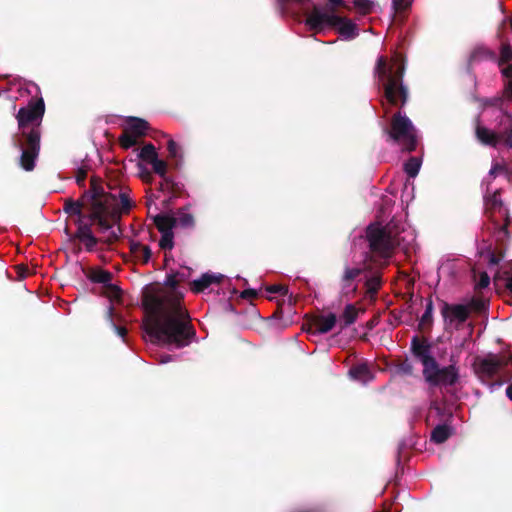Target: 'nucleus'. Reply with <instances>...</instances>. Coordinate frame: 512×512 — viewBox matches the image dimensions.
Instances as JSON below:
<instances>
[{
  "mask_svg": "<svg viewBox=\"0 0 512 512\" xmlns=\"http://www.w3.org/2000/svg\"><path fill=\"white\" fill-rule=\"evenodd\" d=\"M504 172V168L500 165H494L489 171V177H494L496 174Z\"/></svg>",
  "mask_w": 512,
  "mask_h": 512,
  "instance_id": "nucleus-40",
  "label": "nucleus"
},
{
  "mask_svg": "<svg viewBox=\"0 0 512 512\" xmlns=\"http://www.w3.org/2000/svg\"><path fill=\"white\" fill-rule=\"evenodd\" d=\"M366 237L372 257L377 264H381L389 258L395 246L405 245L414 240L412 231L405 229L404 226L399 227L394 221L385 227L379 223L370 224Z\"/></svg>",
  "mask_w": 512,
  "mask_h": 512,
  "instance_id": "nucleus-4",
  "label": "nucleus"
},
{
  "mask_svg": "<svg viewBox=\"0 0 512 512\" xmlns=\"http://www.w3.org/2000/svg\"><path fill=\"white\" fill-rule=\"evenodd\" d=\"M349 376L362 384H367L373 379V374L366 364H359L349 370Z\"/></svg>",
  "mask_w": 512,
  "mask_h": 512,
  "instance_id": "nucleus-19",
  "label": "nucleus"
},
{
  "mask_svg": "<svg viewBox=\"0 0 512 512\" xmlns=\"http://www.w3.org/2000/svg\"><path fill=\"white\" fill-rule=\"evenodd\" d=\"M337 318L333 313L322 314L313 323L314 333L325 334L336 326Z\"/></svg>",
  "mask_w": 512,
  "mask_h": 512,
  "instance_id": "nucleus-17",
  "label": "nucleus"
},
{
  "mask_svg": "<svg viewBox=\"0 0 512 512\" xmlns=\"http://www.w3.org/2000/svg\"><path fill=\"white\" fill-rule=\"evenodd\" d=\"M507 397L512 400V383L506 388Z\"/></svg>",
  "mask_w": 512,
  "mask_h": 512,
  "instance_id": "nucleus-47",
  "label": "nucleus"
},
{
  "mask_svg": "<svg viewBox=\"0 0 512 512\" xmlns=\"http://www.w3.org/2000/svg\"><path fill=\"white\" fill-rule=\"evenodd\" d=\"M402 370H404L405 372H410L411 371V367L410 366H403L402 367Z\"/></svg>",
  "mask_w": 512,
  "mask_h": 512,
  "instance_id": "nucleus-52",
  "label": "nucleus"
},
{
  "mask_svg": "<svg viewBox=\"0 0 512 512\" xmlns=\"http://www.w3.org/2000/svg\"><path fill=\"white\" fill-rule=\"evenodd\" d=\"M85 178H86V170L84 169H79L77 171V174L75 176V179H76V183L80 186H82L84 184V181H85Z\"/></svg>",
  "mask_w": 512,
  "mask_h": 512,
  "instance_id": "nucleus-38",
  "label": "nucleus"
},
{
  "mask_svg": "<svg viewBox=\"0 0 512 512\" xmlns=\"http://www.w3.org/2000/svg\"><path fill=\"white\" fill-rule=\"evenodd\" d=\"M148 128V123L145 120L136 117H129L126 120V124L124 127L126 131L137 136L138 138L144 136Z\"/></svg>",
  "mask_w": 512,
  "mask_h": 512,
  "instance_id": "nucleus-18",
  "label": "nucleus"
},
{
  "mask_svg": "<svg viewBox=\"0 0 512 512\" xmlns=\"http://www.w3.org/2000/svg\"><path fill=\"white\" fill-rule=\"evenodd\" d=\"M168 151L170 156L173 158H177L179 156V147L172 139L168 141Z\"/></svg>",
  "mask_w": 512,
  "mask_h": 512,
  "instance_id": "nucleus-35",
  "label": "nucleus"
},
{
  "mask_svg": "<svg viewBox=\"0 0 512 512\" xmlns=\"http://www.w3.org/2000/svg\"><path fill=\"white\" fill-rule=\"evenodd\" d=\"M220 273H204L199 279L192 282V291L199 293L210 287L212 284H218L224 279Z\"/></svg>",
  "mask_w": 512,
  "mask_h": 512,
  "instance_id": "nucleus-15",
  "label": "nucleus"
},
{
  "mask_svg": "<svg viewBox=\"0 0 512 512\" xmlns=\"http://www.w3.org/2000/svg\"><path fill=\"white\" fill-rule=\"evenodd\" d=\"M333 27L337 28L338 33L344 40L354 39L359 34L357 25L352 20L345 17L337 16Z\"/></svg>",
  "mask_w": 512,
  "mask_h": 512,
  "instance_id": "nucleus-14",
  "label": "nucleus"
},
{
  "mask_svg": "<svg viewBox=\"0 0 512 512\" xmlns=\"http://www.w3.org/2000/svg\"><path fill=\"white\" fill-rule=\"evenodd\" d=\"M512 59V48L509 45H503L501 49V57L499 60V65L508 62Z\"/></svg>",
  "mask_w": 512,
  "mask_h": 512,
  "instance_id": "nucleus-33",
  "label": "nucleus"
},
{
  "mask_svg": "<svg viewBox=\"0 0 512 512\" xmlns=\"http://www.w3.org/2000/svg\"><path fill=\"white\" fill-rule=\"evenodd\" d=\"M503 97L507 100L512 102V78L508 81L504 88Z\"/></svg>",
  "mask_w": 512,
  "mask_h": 512,
  "instance_id": "nucleus-36",
  "label": "nucleus"
},
{
  "mask_svg": "<svg viewBox=\"0 0 512 512\" xmlns=\"http://www.w3.org/2000/svg\"><path fill=\"white\" fill-rule=\"evenodd\" d=\"M112 312H113V307L110 305L108 307V317L112 323V326L115 330V332L117 333L118 336H120L121 338L124 339L125 335H126V329L124 327H120V326H117L113 323L112 321Z\"/></svg>",
  "mask_w": 512,
  "mask_h": 512,
  "instance_id": "nucleus-34",
  "label": "nucleus"
},
{
  "mask_svg": "<svg viewBox=\"0 0 512 512\" xmlns=\"http://www.w3.org/2000/svg\"><path fill=\"white\" fill-rule=\"evenodd\" d=\"M421 167V160L417 157H411L405 164H404V171L407 173L408 176L414 178Z\"/></svg>",
  "mask_w": 512,
  "mask_h": 512,
  "instance_id": "nucleus-26",
  "label": "nucleus"
},
{
  "mask_svg": "<svg viewBox=\"0 0 512 512\" xmlns=\"http://www.w3.org/2000/svg\"><path fill=\"white\" fill-rule=\"evenodd\" d=\"M413 352L423 365V375L430 385L451 386L458 381V369L454 365L440 368L435 359L430 355L429 349L413 340Z\"/></svg>",
  "mask_w": 512,
  "mask_h": 512,
  "instance_id": "nucleus-6",
  "label": "nucleus"
},
{
  "mask_svg": "<svg viewBox=\"0 0 512 512\" xmlns=\"http://www.w3.org/2000/svg\"><path fill=\"white\" fill-rule=\"evenodd\" d=\"M28 91H29L30 93H32V92L34 91L36 94H38V92H39V88H38L36 85L31 84V85H29V89H28Z\"/></svg>",
  "mask_w": 512,
  "mask_h": 512,
  "instance_id": "nucleus-48",
  "label": "nucleus"
},
{
  "mask_svg": "<svg viewBox=\"0 0 512 512\" xmlns=\"http://www.w3.org/2000/svg\"><path fill=\"white\" fill-rule=\"evenodd\" d=\"M333 6L343 5V0H327Z\"/></svg>",
  "mask_w": 512,
  "mask_h": 512,
  "instance_id": "nucleus-46",
  "label": "nucleus"
},
{
  "mask_svg": "<svg viewBox=\"0 0 512 512\" xmlns=\"http://www.w3.org/2000/svg\"><path fill=\"white\" fill-rule=\"evenodd\" d=\"M43 114L44 102L42 98H39L36 101H30L16 115L19 129L26 137L27 146L24 148L21 143L19 144L21 149L20 165L26 171H31L35 167V160L40 147L39 125Z\"/></svg>",
  "mask_w": 512,
  "mask_h": 512,
  "instance_id": "nucleus-3",
  "label": "nucleus"
},
{
  "mask_svg": "<svg viewBox=\"0 0 512 512\" xmlns=\"http://www.w3.org/2000/svg\"><path fill=\"white\" fill-rule=\"evenodd\" d=\"M432 316V303H428L426 310L422 316V322L430 320Z\"/></svg>",
  "mask_w": 512,
  "mask_h": 512,
  "instance_id": "nucleus-39",
  "label": "nucleus"
},
{
  "mask_svg": "<svg viewBox=\"0 0 512 512\" xmlns=\"http://www.w3.org/2000/svg\"><path fill=\"white\" fill-rule=\"evenodd\" d=\"M336 19L337 15L328 13L323 9L315 6L311 12L307 13L305 25L309 30L322 32L326 28L333 27Z\"/></svg>",
  "mask_w": 512,
  "mask_h": 512,
  "instance_id": "nucleus-10",
  "label": "nucleus"
},
{
  "mask_svg": "<svg viewBox=\"0 0 512 512\" xmlns=\"http://www.w3.org/2000/svg\"><path fill=\"white\" fill-rule=\"evenodd\" d=\"M95 219H87L84 223H79L76 237L83 243L88 251H92L97 244V239L93 235L90 225Z\"/></svg>",
  "mask_w": 512,
  "mask_h": 512,
  "instance_id": "nucleus-13",
  "label": "nucleus"
},
{
  "mask_svg": "<svg viewBox=\"0 0 512 512\" xmlns=\"http://www.w3.org/2000/svg\"><path fill=\"white\" fill-rule=\"evenodd\" d=\"M482 58H489V59L494 60L495 54L485 48H478L473 52V54L471 56V61L475 62Z\"/></svg>",
  "mask_w": 512,
  "mask_h": 512,
  "instance_id": "nucleus-29",
  "label": "nucleus"
},
{
  "mask_svg": "<svg viewBox=\"0 0 512 512\" xmlns=\"http://www.w3.org/2000/svg\"><path fill=\"white\" fill-rule=\"evenodd\" d=\"M375 73L383 83L385 100L390 105H397L398 101L404 105L407 102L408 91L403 85L404 64L399 56H395L390 62L385 57L379 56L376 62Z\"/></svg>",
  "mask_w": 512,
  "mask_h": 512,
  "instance_id": "nucleus-5",
  "label": "nucleus"
},
{
  "mask_svg": "<svg viewBox=\"0 0 512 512\" xmlns=\"http://www.w3.org/2000/svg\"><path fill=\"white\" fill-rule=\"evenodd\" d=\"M177 285V275H169L163 286L145 293L143 305L147 317L143 328L152 342L182 348L191 342L194 331L188 313L182 307L183 294Z\"/></svg>",
  "mask_w": 512,
  "mask_h": 512,
  "instance_id": "nucleus-1",
  "label": "nucleus"
},
{
  "mask_svg": "<svg viewBox=\"0 0 512 512\" xmlns=\"http://www.w3.org/2000/svg\"><path fill=\"white\" fill-rule=\"evenodd\" d=\"M451 435V428L447 425L436 426L431 433V440L435 443H443Z\"/></svg>",
  "mask_w": 512,
  "mask_h": 512,
  "instance_id": "nucleus-23",
  "label": "nucleus"
},
{
  "mask_svg": "<svg viewBox=\"0 0 512 512\" xmlns=\"http://www.w3.org/2000/svg\"><path fill=\"white\" fill-rule=\"evenodd\" d=\"M250 294H253V292H252V291H244V292L242 293V297H246V296H248V295H250Z\"/></svg>",
  "mask_w": 512,
  "mask_h": 512,
  "instance_id": "nucleus-51",
  "label": "nucleus"
},
{
  "mask_svg": "<svg viewBox=\"0 0 512 512\" xmlns=\"http://www.w3.org/2000/svg\"><path fill=\"white\" fill-rule=\"evenodd\" d=\"M490 284V277L485 272L479 273V278L476 279V288L477 289H484L487 288Z\"/></svg>",
  "mask_w": 512,
  "mask_h": 512,
  "instance_id": "nucleus-32",
  "label": "nucleus"
},
{
  "mask_svg": "<svg viewBox=\"0 0 512 512\" xmlns=\"http://www.w3.org/2000/svg\"><path fill=\"white\" fill-rule=\"evenodd\" d=\"M501 385H502V383H501V382L493 383V384L491 385V391H493V390H494L495 388H497V387H500Z\"/></svg>",
  "mask_w": 512,
  "mask_h": 512,
  "instance_id": "nucleus-50",
  "label": "nucleus"
},
{
  "mask_svg": "<svg viewBox=\"0 0 512 512\" xmlns=\"http://www.w3.org/2000/svg\"><path fill=\"white\" fill-rule=\"evenodd\" d=\"M138 139L139 138L137 136L129 133L125 129H124L123 134L119 138L120 143L124 148H130V147L134 146L138 142Z\"/></svg>",
  "mask_w": 512,
  "mask_h": 512,
  "instance_id": "nucleus-28",
  "label": "nucleus"
},
{
  "mask_svg": "<svg viewBox=\"0 0 512 512\" xmlns=\"http://www.w3.org/2000/svg\"><path fill=\"white\" fill-rule=\"evenodd\" d=\"M489 262L493 266L497 264V259H496V257L493 254L489 255Z\"/></svg>",
  "mask_w": 512,
  "mask_h": 512,
  "instance_id": "nucleus-49",
  "label": "nucleus"
},
{
  "mask_svg": "<svg viewBox=\"0 0 512 512\" xmlns=\"http://www.w3.org/2000/svg\"><path fill=\"white\" fill-rule=\"evenodd\" d=\"M503 76L512 77V64L502 69Z\"/></svg>",
  "mask_w": 512,
  "mask_h": 512,
  "instance_id": "nucleus-44",
  "label": "nucleus"
},
{
  "mask_svg": "<svg viewBox=\"0 0 512 512\" xmlns=\"http://www.w3.org/2000/svg\"><path fill=\"white\" fill-rule=\"evenodd\" d=\"M155 224L161 233L159 246L163 250H171L174 247V233L171 216L159 215L155 218Z\"/></svg>",
  "mask_w": 512,
  "mask_h": 512,
  "instance_id": "nucleus-11",
  "label": "nucleus"
},
{
  "mask_svg": "<svg viewBox=\"0 0 512 512\" xmlns=\"http://www.w3.org/2000/svg\"><path fill=\"white\" fill-rule=\"evenodd\" d=\"M171 360H172V358H171V356H170V355H164V356H161V357H160L159 362H160L161 364H165V363L170 362Z\"/></svg>",
  "mask_w": 512,
  "mask_h": 512,
  "instance_id": "nucleus-45",
  "label": "nucleus"
},
{
  "mask_svg": "<svg viewBox=\"0 0 512 512\" xmlns=\"http://www.w3.org/2000/svg\"><path fill=\"white\" fill-rule=\"evenodd\" d=\"M442 314L448 325L457 328L468 318L469 309L465 305H445Z\"/></svg>",
  "mask_w": 512,
  "mask_h": 512,
  "instance_id": "nucleus-12",
  "label": "nucleus"
},
{
  "mask_svg": "<svg viewBox=\"0 0 512 512\" xmlns=\"http://www.w3.org/2000/svg\"><path fill=\"white\" fill-rule=\"evenodd\" d=\"M353 3L363 13L370 12L374 6L373 0H354Z\"/></svg>",
  "mask_w": 512,
  "mask_h": 512,
  "instance_id": "nucleus-31",
  "label": "nucleus"
},
{
  "mask_svg": "<svg viewBox=\"0 0 512 512\" xmlns=\"http://www.w3.org/2000/svg\"><path fill=\"white\" fill-rule=\"evenodd\" d=\"M486 207L493 212H498L500 216L507 217L508 211L503 206L500 196L494 192L491 196H485Z\"/></svg>",
  "mask_w": 512,
  "mask_h": 512,
  "instance_id": "nucleus-20",
  "label": "nucleus"
},
{
  "mask_svg": "<svg viewBox=\"0 0 512 512\" xmlns=\"http://www.w3.org/2000/svg\"><path fill=\"white\" fill-rule=\"evenodd\" d=\"M152 168L156 174L161 177H164L167 172V164L165 161L159 159L158 157L151 163Z\"/></svg>",
  "mask_w": 512,
  "mask_h": 512,
  "instance_id": "nucleus-30",
  "label": "nucleus"
},
{
  "mask_svg": "<svg viewBox=\"0 0 512 512\" xmlns=\"http://www.w3.org/2000/svg\"><path fill=\"white\" fill-rule=\"evenodd\" d=\"M501 114V130L495 132L481 125H477L476 136L477 139L485 145L497 147L502 144L508 148H512V113L501 111Z\"/></svg>",
  "mask_w": 512,
  "mask_h": 512,
  "instance_id": "nucleus-7",
  "label": "nucleus"
},
{
  "mask_svg": "<svg viewBox=\"0 0 512 512\" xmlns=\"http://www.w3.org/2000/svg\"><path fill=\"white\" fill-rule=\"evenodd\" d=\"M380 285V281L378 279V277H373L370 281H369V286H370V289L371 290H374L376 291L377 288L379 287Z\"/></svg>",
  "mask_w": 512,
  "mask_h": 512,
  "instance_id": "nucleus-41",
  "label": "nucleus"
},
{
  "mask_svg": "<svg viewBox=\"0 0 512 512\" xmlns=\"http://www.w3.org/2000/svg\"><path fill=\"white\" fill-rule=\"evenodd\" d=\"M132 252L144 263L149 262L152 257V251L150 247L140 243H135L132 245Z\"/></svg>",
  "mask_w": 512,
  "mask_h": 512,
  "instance_id": "nucleus-24",
  "label": "nucleus"
},
{
  "mask_svg": "<svg viewBox=\"0 0 512 512\" xmlns=\"http://www.w3.org/2000/svg\"><path fill=\"white\" fill-rule=\"evenodd\" d=\"M356 318H357L356 308L351 304L347 305L343 311L342 316H341V319L344 322V326L346 327V326L353 324L355 322Z\"/></svg>",
  "mask_w": 512,
  "mask_h": 512,
  "instance_id": "nucleus-27",
  "label": "nucleus"
},
{
  "mask_svg": "<svg viewBox=\"0 0 512 512\" xmlns=\"http://www.w3.org/2000/svg\"><path fill=\"white\" fill-rule=\"evenodd\" d=\"M509 363H512V355L510 353L488 354L483 358L477 359L475 369L481 377L490 378L498 374Z\"/></svg>",
  "mask_w": 512,
  "mask_h": 512,
  "instance_id": "nucleus-9",
  "label": "nucleus"
},
{
  "mask_svg": "<svg viewBox=\"0 0 512 512\" xmlns=\"http://www.w3.org/2000/svg\"><path fill=\"white\" fill-rule=\"evenodd\" d=\"M91 186V190L84 194L81 201H66L64 210L70 217H76L74 221L77 226L79 223L87 221L83 216V211H89V219L97 220L105 241H113L117 239L120 233L115 221L122 213L130 209V199L123 190L104 193L93 180Z\"/></svg>",
  "mask_w": 512,
  "mask_h": 512,
  "instance_id": "nucleus-2",
  "label": "nucleus"
},
{
  "mask_svg": "<svg viewBox=\"0 0 512 512\" xmlns=\"http://www.w3.org/2000/svg\"><path fill=\"white\" fill-rule=\"evenodd\" d=\"M282 2H285V3H295V4H298L300 6H304L306 5L307 3L310 2V0H281Z\"/></svg>",
  "mask_w": 512,
  "mask_h": 512,
  "instance_id": "nucleus-43",
  "label": "nucleus"
},
{
  "mask_svg": "<svg viewBox=\"0 0 512 512\" xmlns=\"http://www.w3.org/2000/svg\"><path fill=\"white\" fill-rule=\"evenodd\" d=\"M506 287L512 294V263L510 264L509 271L505 272Z\"/></svg>",
  "mask_w": 512,
  "mask_h": 512,
  "instance_id": "nucleus-37",
  "label": "nucleus"
},
{
  "mask_svg": "<svg viewBox=\"0 0 512 512\" xmlns=\"http://www.w3.org/2000/svg\"><path fill=\"white\" fill-rule=\"evenodd\" d=\"M267 290H268V292H270V293H280V292H285V291H284V288H283L282 286H278V285L270 286Z\"/></svg>",
  "mask_w": 512,
  "mask_h": 512,
  "instance_id": "nucleus-42",
  "label": "nucleus"
},
{
  "mask_svg": "<svg viewBox=\"0 0 512 512\" xmlns=\"http://www.w3.org/2000/svg\"><path fill=\"white\" fill-rule=\"evenodd\" d=\"M365 269H366V267H354V268L347 267L345 269L342 281H343V289L346 292L354 291L355 288L352 286V282Z\"/></svg>",
  "mask_w": 512,
  "mask_h": 512,
  "instance_id": "nucleus-21",
  "label": "nucleus"
},
{
  "mask_svg": "<svg viewBox=\"0 0 512 512\" xmlns=\"http://www.w3.org/2000/svg\"><path fill=\"white\" fill-rule=\"evenodd\" d=\"M173 227L180 226L182 228H191L194 225L193 216L186 210H180L176 216L171 217Z\"/></svg>",
  "mask_w": 512,
  "mask_h": 512,
  "instance_id": "nucleus-22",
  "label": "nucleus"
},
{
  "mask_svg": "<svg viewBox=\"0 0 512 512\" xmlns=\"http://www.w3.org/2000/svg\"><path fill=\"white\" fill-rule=\"evenodd\" d=\"M112 275L111 273L104 270H95L91 274V280L95 283H102L108 287L110 290V298L117 299L120 296V289L115 285H112L111 282Z\"/></svg>",
  "mask_w": 512,
  "mask_h": 512,
  "instance_id": "nucleus-16",
  "label": "nucleus"
},
{
  "mask_svg": "<svg viewBox=\"0 0 512 512\" xmlns=\"http://www.w3.org/2000/svg\"><path fill=\"white\" fill-rule=\"evenodd\" d=\"M138 156L143 161L151 164L158 157V154L155 146L149 143L142 147Z\"/></svg>",
  "mask_w": 512,
  "mask_h": 512,
  "instance_id": "nucleus-25",
  "label": "nucleus"
},
{
  "mask_svg": "<svg viewBox=\"0 0 512 512\" xmlns=\"http://www.w3.org/2000/svg\"><path fill=\"white\" fill-rule=\"evenodd\" d=\"M389 137L403 146L404 150L413 151L417 145V134L411 120L401 112L394 115L391 121Z\"/></svg>",
  "mask_w": 512,
  "mask_h": 512,
  "instance_id": "nucleus-8",
  "label": "nucleus"
}]
</instances>
